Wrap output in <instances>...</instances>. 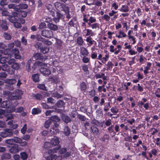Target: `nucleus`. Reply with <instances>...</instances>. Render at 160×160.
<instances>
[{"instance_id":"13d9d810","label":"nucleus","mask_w":160,"mask_h":160,"mask_svg":"<svg viewBox=\"0 0 160 160\" xmlns=\"http://www.w3.org/2000/svg\"><path fill=\"white\" fill-rule=\"evenodd\" d=\"M110 110L114 114H116L118 112L119 109L116 107H113L111 108Z\"/></svg>"},{"instance_id":"2eb2a0df","label":"nucleus","mask_w":160,"mask_h":160,"mask_svg":"<svg viewBox=\"0 0 160 160\" xmlns=\"http://www.w3.org/2000/svg\"><path fill=\"white\" fill-rule=\"evenodd\" d=\"M62 119L64 122L67 123L70 122L71 121V118L69 116L65 114L62 115Z\"/></svg>"},{"instance_id":"4be33fe9","label":"nucleus","mask_w":160,"mask_h":160,"mask_svg":"<svg viewBox=\"0 0 160 160\" xmlns=\"http://www.w3.org/2000/svg\"><path fill=\"white\" fill-rule=\"evenodd\" d=\"M91 129L92 133L95 135H97L99 133V130L95 126H93L91 127Z\"/></svg>"},{"instance_id":"a18cd8bd","label":"nucleus","mask_w":160,"mask_h":160,"mask_svg":"<svg viewBox=\"0 0 160 160\" xmlns=\"http://www.w3.org/2000/svg\"><path fill=\"white\" fill-rule=\"evenodd\" d=\"M96 21V18L95 17L91 16L90 17L89 19V22H88V23L91 24L93 22H95Z\"/></svg>"},{"instance_id":"393cba45","label":"nucleus","mask_w":160,"mask_h":160,"mask_svg":"<svg viewBox=\"0 0 160 160\" xmlns=\"http://www.w3.org/2000/svg\"><path fill=\"white\" fill-rule=\"evenodd\" d=\"M86 41L88 42V44L89 46H91L95 42V41L92 40V38L90 36L87 37L86 39Z\"/></svg>"},{"instance_id":"bf43d9fd","label":"nucleus","mask_w":160,"mask_h":160,"mask_svg":"<svg viewBox=\"0 0 160 160\" xmlns=\"http://www.w3.org/2000/svg\"><path fill=\"white\" fill-rule=\"evenodd\" d=\"M78 118L82 121H84L86 119V117L82 115L78 114L77 116Z\"/></svg>"},{"instance_id":"69168bd1","label":"nucleus","mask_w":160,"mask_h":160,"mask_svg":"<svg viewBox=\"0 0 160 160\" xmlns=\"http://www.w3.org/2000/svg\"><path fill=\"white\" fill-rule=\"evenodd\" d=\"M46 26V23L44 22H42L39 24L38 28L41 29L42 28H45Z\"/></svg>"},{"instance_id":"9b49d317","label":"nucleus","mask_w":160,"mask_h":160,"mask_svg":"<svg viewBox=\"0 0 160 160\" xmlns=\"http://www.w3.org/2000/svg\"><path fill=\"white\" fill-rule=\"evenodd\" d=\"M12 92L9 91H4L3 92V95L5 97L7 96L8 99L9 100H14L11 99V96H14L13 95H12Z\"/></svg>"},{"instance_id":"a211bd4d","label":"nucleus","mask_w":160,"mask_h":160,"mask_svg":"<svg viewBox=\"0 0 160 160\" xmlns=\"http://www.w3.org/2000/svg\"><path fill=\"white\" fill-rule=\"evenodd\" d=\"M119 10L122 12H126L129 11V9L128 7L126 5H123Z\"/></svg>"},{"instance_id":"338daca9","label":"nucleus","mask_w":160,"mask_h":160,"mask_svg":"<svg viewBox=\"0 0 160 160\" xmlns=\"http://www.w3.org/2000/svg\"><path fill=\"white\" fill-rule=\"evenodd\" d=\"M37 40L43 42L44 41V39L42 38L40 35H36Z\"/></svg>"},{"instance_id":"9d476101","label":"nucleus","mask_w":160,"mask_h":160,"mask_svg":"<svg viewBox=\"0 0 160 160\" xmlns=\"http://www.w3.org/2000/svg\"><path fill=\"white\" fill-rule=\"evenodd\" d=\"M12 52L14 54V57L16 59H20L21 58V56L19 55L18 50L17 48H14L12 50Z\"/></svg>"},{"instance_id":"c756f323","label":"nucleus","mask_w":160,"mask_h":160,"mask_svg":"<svg viewBox=\"0 0 160 160\" xmlns=\"http://www.w3.org/2000/svg\"><path fill=\"white\" fill-rule=\"evenodd\" d=\"M6 82L7 84L13 85L16 83V81L14 79H7L6 80Z\"/></svg>"},{"instance_id":"cd10ccee","label":"nucleus","mask_w":160,"mask_h":160,"mask_svg":"<svg viewBox=\"0 0 160 160\" xmlns=\"http://www.w3.org/2000/svg\"><path fill=\"white\" fill-rule=\"evenodd\" d=\"M41 112V110L39 108H34L32 111V113L33 114H38L40 113Z\"/></svg>"},{"instance_id":"e2e57ef3","label":"nucleus","mask_w":160,"mask_h":160,"mask_svg":"<svg viewBox=\"0 0 160 160\" xmlns=\"http://www.w3.org/2000/svg\"><path fill=\"white\" fill-rule=\"evenodd\" d=\"M86 30L87 31V33L86 34V36H93V33L91 30H90L89 29H86Z\"/></svg>"},{"instance_id":"5fc2aeb1","label":"nucleus","mask_w":160,"mask_h":160,"mask_svg":"<svg viewBox=\"0 0 160 160\" xmlns=\"http://www.w3.org/2000/svg\"><path fill=\"white\" fill-rule=\"evenodd\" d=\"M0 136L3 138L8 137L7 132H6V131H5V129L2 132L0 133Z\"/></svg>"},{"instance_id":"58836bf2","label":"nucleus","mask_w":160,"mask_h":160,"mask_svg":"<svg viewBox=\"0 0 160 160\" xmlns=\"http://www.w3.org/2000/svg\"><path fill=\"white\" fill-rule=\"evenodd\" d=\"M9 56H8V57ZM8 57H2L0 58V63L2 64H4L7 62L6 59H8Z\"/></svg>"},{"instance_id":"0eeeda50","label":"nucleus","mask_w":160,"mask_h":160,"mask_svg":"<svg viewBox=\"0 0 160 160\" xmlns=\"http://www.w3.org/2000/svg\"><path fill=\"white\" fill-rule=\"evenodd\" d=\"M46 6L48 10L49 11L50 14L53 16H54L55 15V10L53 8L52 5L50 4H47Z\"/></svg>"},{"instance_id":"473e14b6","label":"nucleus","mask_w":160,"mask_h":160,"mask_svg":"<svg viewBox=\"0 0 160 160\" xmlns=\"http://www.w3.org/2000/svg\"><path fill=\"white\" fill-rule=\"evenodd\" d=\"M52 96L57 99L61 98L62 97V95L59 94L57 92H55L52 93Z\"/></svg>"},{"instance_id":"dca6fc26","label":"nucleus","mask_w":160,"mask_h":160,"mask_svg":"<svg viewBox=\"0 0 160 160\" xmlns=\"http://www.w3.org/2000/svg\"><path fill=\"white\" fill-rule=\"evenodd\" d=\"M64 4H62L59 2H56L54 3V6L59 11H61L63 9L62 8Z\"/></svg>"},{"instance_id":"680f3d73","label":"nucleus","mask_w":160,"mask_h":160,"mask_svg":"<svg viewBox=\"0 0 160 160\" xmlns=\"http://www.w3.org/2000/svg\"><path fill=\"white\" fill-rule=\"evenodd\" d=\"M5 142L7 144L12 145L14 142V139H7L5 140Z\"/></svg>"},{"instance_id":"ddd939ff","label":"nucleus","mask_w":160,"mask_h":160,"mask_svg":"<svg viewBox=\"0 0 160 160\" xmlns=\"http://www.w3.org/2000/svg\"><path fill=\"white\" fill-rule=\"evenodd\" d=\"M32 98L34 99L40 100L42 99V96L38 93H32L31 96Z\"/></svg>"},{"instance_id":"79ce46f5","label":"nucleus","mask_w":160,"mask_h":160,"mask_svg":"<svg viewBox=\"0 0 160 160\" xmlns=\"http://www.w3.org/2000/svg\"><path fill=\"white\" fill-rule=\"evenodd\" d=\"M20 155L22 159L25 160L27 159L28 155L25 152H22L21 153Z\"/></svg>"},{"instance_id":"7ed1b4c3","label":"nucleus","mask_w":160,"mask_h":160,"mask_svg":"<svg viewBox=\"0 0 160 160\" xmlns=\"http://www.w3.org/2000/svg\"><path fill=\"white\" fill-rule=\"evenodd\" d=\"M41 35L44 37L51 38L53 37V32L50 30L43 29L41 32Z\"/></svg>"},{"instance_id":"c85d7f7f","label":"nucleus","mask_w":160,"mask_h":160,"mask_svg":"<svg viewBox=\"0 0 160 160\" xmlns=\"http://www.w3.org/2000/svg\"><path fill=\"white\" fill-rule=\"evenodd\" d=\"M11 157V155L8 153H5L3 154L1 156V159L2 160L4 159H8Z\"/></svg>"},{"instance_id":"412c9836","label":"nucleus","mask_w":160,"mask_h":160,"mask_svg":"<svg viewBox=\"0 0 160 160\" xmlns=\"http://www.w3.org/2000/svg\"><path fill=\"white\" fill-rule=\"evenodd\" d=\"M88 25L89 27H91L92 29H95L99 28V24L98 23H95L93 24L88 23Z\"/></svg>"},{"instance_id":"20e7f679","label":"nucleus","mask_w":160,"mask_h":160,"mask_svg":"<svg viewBox=\"0 0 160 160\" xmlns=\"http://www.w3.org/2000/svg\"><path fill=\"white\" fill-rule=\"evenodd\" d=\"M14 92L17 95L11 96V99L14 100L20 99L21 98V95L23 94L22 91L21 90H17L14 91Z\"/></svg>"},{"instance_id":"f8f14e48","label":"nucleus","mask_w":160,"mask_h":160,"mask_svg":"<svg viewBox=\"0 0 160 160\" xmlns=\"http://www.w3.org/2000/svg\"><path fill=\"white\" fill-rule=\"evenodd\" d=\"M11 104V102L9 101H4L1 104V106L3 108H7L9 107Z\"/></svg>"},{"instance_id":"4468645a","label":"nucleus","mask_w":160,"mask_h":160,"mask_svg":"<svg viewBox=\"0 0 160 160\" xmlns=\"http://www.w3.org/2000/svg\"><path fill=\"white\" fill-rule=\"evenodd\" d=\"M18 145H15V147H12L9 149V151L12 153H15L19 152V150L18 148Z\"/></svg>"},{"instance_id":"4c0bfd02","label":"nucleus","mask_w":160,"mask_h":160,"mask_svg":"<svg viewBox=\"0 0 160 160\" xmlns=\"http://www.w3.org/2000/svg\"><path fill=\"white\" fill-rule=\"evenodd\" d=\"M5 130L8 137H10L13 135V133L12 129L6 128L5 129Z\"/></svg>"},{"instance_id":"052dcab7","label":"nucleus","mask_w":160,"mask_h":160,"mask_svg":"<svg viewBox=\"0 0 160 160\" xmlns=\"http://www.w3.org/2000/svg\"><path fill=\"white\" fill-rule=\"evenodd\" d=\"M0 10L2 11V15L6 16L8 15V11L6 10H5L4 8H1Z\"/></svg>"},{"instance_id":"e433bc0d","label":"nucleus","mask_w":160,"mask_h":160,"mask_svg":"<svg viewBox=\"0 0 160 160\" xmlns=\"http://www.w3.org/2000/svg\"><path fill=\"white\" fill-rule=\"evenodd\" d=\"M106 65L107 66V70H108L111 69L113 65L111 62L109 61L108 62Z\"/></svg>"},{"instance_id":"37998d69","label":"nucleus","mask_w":160,"mask_h":160,"mask_svg":"<svg viewBox=\"0 0 160 160\" xmlns=\"http://www.w3.org/2000/svg\"><path fill=\"white\" fill-rule=\"evenodd\" d=\"M49 50V48L48 47H44L41 48V52L43 53H47Z\"/></svg>"},{"instance_id":"5701e85b","label":"nucleus","mask_w":160,"mask_h":160,"mask_svg":"<svg viewBox=\"0 0 160 160\" xmlns=\"http://www.w3.org/2000/svg\"><path fill=\"white\" fill-rule=\"evenodd\" d=\"M152 64L150 62H148L147 63V66L145 68V69L144 71V73L145 74H147L148 73V70L150 69Z\"/></svg>"},{"instance_id":"2f4dec72","label":"nucleus","mask_w":160,"mask_h":160,"mask_svg":"<svg viewBox=\"0 0 160 160\" xmlns=\"http://www.w3.org/2000/svg\"><path fill=\"white\" fill-rule=\"evenodd\" d=\"M50 118L52 122H58L60 120V118L56 116H52Z\"/></svg>"},{"instance_id":"f704fd0d","label":"nucleus","mask_w":160,"mask_h":160,"mask_svg":"<svg viewBox=\"0 0 160 160\" xmlns=\"http://www.w3.org/2000/svg\"><path fill=\"white\" fill-rule=\"evenodd\" d=\"M52 122L50 118L47 120L44 123V127L46 128H48L50 125L52 123Z\"/></svg>"},{"instance_id":"ea45409f","label":"nucleus","mask_w":160,"mask_h":160,"mask_svg":"<svg viewBox=\"0 0 160 160\" xmlns=\"http://www.w3.org/2000/svg\"><path fill=\"white\" fill-rule=\"evenodd\" d=\"M17 5L15 4H11L8 5V7L10 9H14L17 11H18V9L16 8Z\"/></svg>"},{"instance_id":"de8ad7c7","label":"nucleus","mask_w":160,"mask_h":160,"mask_svg":"<svg viewBox=\"0 0 160 160\" xmlns=\"http://www.w3.org/2000/svg\"><path fill=\"white\" fill-rule=\"evenodd\" d=\"M13 139L14 142H15L16 143H21V142H22V139L18 137H15Z\"/></svg>"},{"instance_id":"4d7b16f0","label":"nucleus","mask_w":160,"mask_h":160,"mask_svg":"<svg viewBox=\"0 0 160 160\" xmlns=\"http://www.w3.org/2000/svg\"><path fill=\"white\" fill-rule=\"evenodd\" d=\"M37 87L39 89H40L43 90L47 91L46 87L45 86L44 84H39L38 86Z\"/></svg>"},{"instance_id":"6e6552de","label":"nucleus","mask_w":160,"mask_h":160,"mask_svg":"<svg viewBox=\"0 0 160 160\" xmlns=\"http://www.w3.org/2000/svg\"><path fill=\"white\" fill-rule=\"evenodd\" d=\"M67 148H62L59 151L61 154H63L65 153L64 156L65 157H68L71 155V152H67Z\"/></svg>"},{"instance_id":"603ef678","label":"nucleus","mask_w":160,"mask_h":160,"mask_svg":"<svg viewBox=\"0 0 160 160\" xmlns=\"http://www.w3.org/2000/svg\"><path fill=\"white\" fill-rule=\"evenodd\" d=\"M5 38L7 40H10L11 38V36L10 34L7 32H5L3 35Z\"/></svg>"},{"instance_id":"6ab92c4d","label":"nucleus","mask_w":160,"mask_h":160,"mask_svg":"<svg viewBox=\"0 0 160 160\" xmlns=\"http://www.w3.org/2000/svg\"><path fill=\"white\" fill-rule=\"evenodd\" d=\"M80 90L82 92H85L87 89V86L86 83L83 82L80 85Z\"/></svg>"},{"instance_id":"7c9ffc66","label":"nucleus","mask_w":160,"mask_h":160,"mask_svg":"<svg viewBox=\"0 0 160 160\" xmlns=\"http://www.w3.org/2000/svg\"><path fill=\"white\" fill-rule=\"evenodd\" d=\"M8 20L10 22L13 23L17 22V19L16 16H11L8 17Z\"/></svg>"},{"instance_id":"6e6d98bb","label":"nucleus","mask_w":160,"mask_h":160,"mask_svg":"<svg viewBox=\"0 0 160 160\" xmlns=\"http://www.w3.org/2000/svg\"><path fill=\"white\" fill-rule=\"evenodd\" d=\"M32 62V59H30L28 60L27 63V66L28 68V72H31V69H30V64Z\"/></svg>"},{"instance_id":"b1692460","label":"nucleus","mask_w":160,"mask_h":160,"mask_svg":"<svg viewBox=\"0 0 160 160\" xmlns=\"http://www.w3.org/2000/svg\"><path fill=\"white\" fill-rule=\"evenodd\" d=\"M41 54L40 53H34L33 54L32 59L33 61L39 59L40 58H41Z\"/></svg>"},{"instance_id":"bb28decb","label":"nucleus","mask_w":160,"mask_h":160,"mask_svg":"<svg viewBox=\"0 0 160 160\" xmlns=\"http://www.w3.org/2000/svg\"><path fill=\"white\" fill-rule=\"evenodd\" d=\"M32 79L34 82H37L39 81V75L36 73L32 75Z\"/></svg>"},{"instance_id":"49530a36","label":"nucleus","mask_w":160,"mask_h":160,"mask_svg":"<svg viewBox=\"0 0 160 160\" xmlns=\"http://www.w3.org/2000/svg\"><path fill=\"white\" fill-rule=\"evenodd\" d=\"M18 6L19 8L22 9H25L28 7V6L24 4H20L18 5Z\"/></svg>"},{"instance_id":"c9c22d12","label":"nucleus","mask_w":160,"mask_h":160,"mask_svg":"<svg viewBox=\"0 0 160 160\" xmlns=\"http://www.w3.org/2000/svg\"><path fill=\"white\" fill-rule=\"evenodd\" d=\"M43 147L44 148L47 149L52 147L50 142H46L44 143Z\"/></svg>"},{"instance_id":"f3484780","label":"nucleus","mask_w":160,"mask_h":160,"mask_svg":"<svg viewBox=\"0 0 160 160\" xmlns=\"http://www.w3.org/2000/svg\"><path fill=\"white\" fill-rule=\"evenodd\" d=\"M80 53L83 56H87L89 53V52L87 49L84 47H82L80 48Z\"/></svg>"},{"instance_id":"423d86ee","label":"nucleus","mask_w":160,"mask_h":160,"mask_svg":"<svg viewBox=\"0 0 160 160\" xmlns=\"http://www.w3.org/2000/svg\"><path fill=\"white\" fill-rule=\"evenodd\" d=\"M8 66L7 64H4L2 66L1 69L4 71H7L8 73L10 74H12L14 73L15 71L14 70H8Z\"/></svg>"},{"instance_id":"3c124183","label":"nucleus","mask_w":160,"mask_h":160,"mask_svg":"<svg viewBox=\"0 0 160 160\" xmlns=\"http://www.w3.org/2000/svg\"><path fill=\"white\" fill-rule=\"evenodd\" d=\"M111 106L110 105V103L108 102L107 103L104 108L103 109L104 111L107 112L109 110V108Z\"/></svg>"},{"instance_id":"a19ab883","label":"nucleus","mask_w":160,"mask_h":160,"mask_svg":"<svg viewBox=\"0 0 160 160\" xmlns=\"http://www.w3.org/2000/svg\"><path fill=\"white\" fill-rule=\"evenodd\" d=\"M57 106L58 107H62L65 104L64 102L63 101L60 100L58 101L56 103Z\"/></svg>"},{"instance_id":"c03bdc74","label":"nucleus","mask_w":160,"mask_h":160,"mask_svg":"<svg viewBox=\"0 0 160 160\" xmlns=\"http://www.w3.org/2000/svg\"><path fill=\"white\" fill-rule=\"evenodd\" d=\"M63 9L62 11H63L65 13H68L69 12V8L66 5H64L62 8Z\"/></svg>"},{"instance_id":"864d4df0","label":"nucleus","mask_w":160,"mask_h":160,"mask_svg":"<svg viewBox=\"0 0 160 160\" xmlns=\"http://www.w3.org/2000/svg\"><path fill=\"white\" fill-rule=\"evenodd\" d=\"M50 132H52V133L53 134H56L58 132V130L56 128H55L54 127H53L51 128L50 130Z\"/></svg>"},{"instance_id":"39448f33","label":"nucleus","mask_w":160,"mask_h":160,"mask_svg":"<svg viewBox=\"0 0 160 160\" xmlns=\"http://www.w3.org/2000/svg\"><path fill=\"white\" fill-rule=\"evenodd\" d=\"M50 142L52 147L58 146L59 143V139L57 137L54 136L51 139Z\"/></svg>"},{"instance_id":"09e8293b","label":"nucleus","mask_w":160,"mask_h":160,"mask_svg":"<svg viewBox=\"0 0 160 160\" xmlns=\"http://www.w3.org/2000/svg\"><path fill=\"white\" fill-rule=\"evenodd\" d=\"M5 88L10 90H13L14 89V87L12 85L7 84L6 85Z\"/></svg>"},{"instance_id":"774afa93","label":"nucleus","mask_w":160,"mask_h":160,"mask_svg":"<svg viewBox=\"0 0 160 160\" xmlns=\"http://www.w3.org/2000/svg\"><path fill=\"white\" fill-rule=\"evenodd\" d=\"M42 44L41 42H37L34 45V46L37 49H40L41 48V47L42 46Z\"/></svg>"},{"instance_id":"a878e982","label":"nucleus","mask_w":160,"mask_h":160,"mask_svg":"<svg viewBox=\"0 0 160 160\" xmlns=\"http://www.w3.org/2000/svg\"><path fill=\"white\" fill-rule=\"evenodd\" d=\"M71 132L70 128L68 126L65 127L63 129V132L66 136L69 135Z\"/></svg>"},{"instance_id":"f03ea898","label":"nucleus","mask_w":160,"mask_h":160,"mask_svg":"<svg viewBox=\"0 0 160 160\" xmlns=\"http://www.w3.org/2000/svg\"><path fill=\"white\" fill-rule=\"evenodd\" d=\"M60 146L58 148H53L52 149H50L48 151V153L49 154V156L47 157V160H55L57 158V156L56 154H54V153H56L59 149Z\"/></svg>"},{"instance_id":"8fccbe9b","label":"nucleus","mask_w":160,"mask_h":160,"mask_svg":"<svg viewBox=\"0 0 160 160\" xmlns=\"http://www.w3.org/2000/svg\"><path fill=\"white\" fill-rule=\"evenodd\" d=\"M12 69H18L19 68V66L17 63L14 62L12 65Z\"/></svg>"},{"instance_id":"72a5a7b5","label":"nucleus","mask_w":160,"mask_h":160,"mask_svg":"<svg viewBox=\"0 0 160 160\" xmlns=\"http://www.w3.org/2000/svg\"><path fill=\"white\" fill-rule=\"evenodd\" d=\"M78 44L80 46L82 45L84 42L82 38L81 37H78L77 40Z\"/></svg>"},{"instance_id":"0e129e2a","label":"nucleus","mask_w":160,"mask_h":160,"mask_svg":"<svg viewBox=\"0 0 160 160\" xmlns=\"http://www.w3.org/2000/svg\"><path fill=\"white\" fill-rule=\"evenodd\" d=\"M47 102L50 103H55V100L52 97H49L47 99Z\"/></svg>"},{"instance_id":"1a4fd4ad","label":"nucleus","mask_w":160,"mask_h":160,"mask_svg":"<svg viewBox=\"0 0 160 160\" xmlns=\"http://www.w3.org/2000/svg\"><path fill=\"white\" fill-rule=\"evenodd\" d=\"M48 28L51 30L55 31L58 29V27L56 25L52 23H49L47 24Z\"/></svg>"},{"instance_id":"f257e3e1","label":"nucleus","mask_w":160,"mask_h":160,"mask_svg":"<svg viewBox=\"0 0 160 160\" xmlns=\"http://www.w3.org/2000/svg\"><path fill=\"white\" fill-rule=\"evenodd\" d=\"M47 64V63H43L42 62L36 61L33 64V70H34L37 67H41L39 69L41 73L44 75H49L51 73L50 71L48 68L43 67V66H46Z\"/></svg>"},{"instance_id":"aec40b11","label":"nucleus","mask_w":160,"mask_h":160,"mask_svg":"<svg viewBox=\"0 0 160 160\" xmlns=\"http://www.w3.org/2000/svg\"><path fill=\"white\" fill-rule=\"evenodd\" d=\"M2 23H1V26L2 29L4 31H6L8 29V28L7 26V22L5 20L2 21Z\"/></svg>"}]
</instances>
